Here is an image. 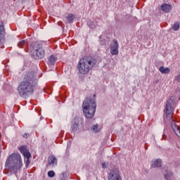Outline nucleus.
Here are the masks:
<instances>
[{"label": "nucleus", "mask_w": 180, "mask_h": 180, "mask_svg": "<svg viewBox=\"0 0 180 180\" xmlns=\"http://www.w3.org/2000/svg\"><path fill=\"white\" fill-rule=\"evenodd\" d=\"M34 72H27L24 76L23 81L20 82L18 91L20 96L26 98L27 94H33L37 86V79Z\"/></svg>", "instance_id": "obj_1"}, {"label": "nucleus", "mask_w": 180, "mask_h": 180, "mask_svg": "<svg viewBox=\"0 0 180 180\" xmlns=\"http://www.w3.org/2000/svg\"><path fill=\"white\" fill-rule=\"evenodd\" d=\"M96 65V59L92 56H85L79 60L77 70L80 74L86 75Z\"/></svg>", "instance_id": "obj_2"}, {"label": "nucleus", "mask_w": 180, "mask_h": 180, "mask_svg": "<svg viewBox=\"0 0 180 180\" xmlns=\"http://www.w3.org/2000/svg\"><path fill=\"white\" fill-rule=\"evenodd\" d=\"M22 165V157L20 154L16 153L10 155L5 163L6 168L11 169L13 172H18V170L20 169Z\"/></svg>", "instance_id": "obj_3"}, {"label": "nucleus", "mask_w": 180, "mask_h": 180, "mask_svg": "<svg viewBox=\"0 0 180 180\" xmlns=\"http://www.w3.org/2000/svg\"><path fill=\"white\" fill-rule=\"evenodd\" d=\"M83 112L86 119H92L96 112V101L95 99L86 98L82 104Z\"/></svg>", "instance_id": "obj_4"}, {"label": "nucleus", "mask_w": 180, "mask_h": 180, "mask_svg": "<svg viewBox=\"0 0 180 180\" xmlns=\"http://www.w3.org/2000/svg\"><path fill=\"white\" fill-rule=\"evenodd\" d=\"M31 47H32L33 51H32V56L33 58H35V60H41V58H44V56L46 54V52L44 51V49L39 45L37 43L32 44L31 45Z\"/></svg>", "instance_id": "obj_5"}, {"label": "nucleus", "mask_w": 180, "mask_h": 180, "mask_svg": "<svg viewBox=\"0 0 180 180\" xmlns=\"http://www.w3.org/2000/svg\"><path fill=\"white\" fill-rule=\"evenodd\" d=\"M175 97L172 96L167 101L166 107H165V112H166V117L168 120H172V118L174 117V108H172L173 103H175Z\"/></svg>", "instance_id": "obj_6"}, {"label": "nucleus", "mask_w": 180, "mask_h": 180, "mask_svg": "<svg viewBox=\"0 0 180 180\" xmlns=\"http://www.w3.org/2000/svg\"><path fill=\"white\" fill-rule=\"evenodd\" d=\"M19 150L25 158V167H28L29 165H30V158H32V155L30 154V152H29V150H27V148L26 146H20L19 148Z\"/></svg>", "instance_id": "obj_7"}, {"label": "nucleus", "mask_w": 180, "mask_h": 180, "mask_svg": "<svg viewBox=\"0 0 180 180\" xmlns=\"http://www.w3.org/2000/svg\"><path fill=\"white\" fill-rule=\"evenodd\" d=\"M108 180H122L119 169H114L108 174Z\"/></svg>", "instance_id": "obj_8"}, {"label": "nucleus", "mask_w": 180, "mask_h": 180, "mask_svg": "<svg viewBox=\"0 0 180 180\" xmlns=\"http://www.w3.org/2000/svg\"><path fill=\"white\" fill-rule=\"evenodd\" d=\"M110 53L112 56H117L119 54V43L116 39L112 40V43L110 44Z\"/></svg>", "instance_id": "obj_9"}, {"label": "nucleus", "mask_w": 180, "mask_h": 180, "mask_svg": "<svg viewBox=\"0 0 180 180\" xmlns=\"http://www.w3.org/2000/svg\"><path fill=\"white\" fill-rule=\"evenodd\" d=\"M5 25H4V22L0 21V46L2 44V40L5 39Z\"/></svg>", "instance_id": "obj_10"}, {"label": "nucleus", "mask_w": 180, "mask_h": 180, "mask_svg": "<svg viewBox=\"0 0 180 180\" xmlns=\"http://www.w3.org/2000/svg\"><path fill=\"white\" fill-rule=\"evenodd\" d=\"M160 9L165 13H169V12L172 11V6L167 4H163L162 6H160Z\"/></svg>", "instance_id": "obj_11"}, {"label": "nucleus", "mask_w": 180, "mask_h": 180, "mask_svg": "<svg viewBox=\"0 0 180 180\" xmlns=\"http://www.w3.org/2000/svg\"><path fill=\"white\" fill-rule=\"evenodd\" d=\"M49 161V165H51V167H56L57 165V158H56V156L51 155L48 158Z\"/></svg>", "instance_id": "obj_12"}, {"label": "nucleus", "mask_w": 180, "mask_h": 180, "mask_svg": "<svg viewBox=\"0 0 180 180\" xmlns=\"http://www.w3.org/2000/svg\"><path fill=\"white\" fill-rule=\"evenodd\" d=\"M172 127L174 133L180 139V129H179V126L176 125V124H174V122H172Z\"/></svg>", "instance_id": "obj_13"}, {"label": "nucleus", "mask_w": 180, "mask_h": 180, "mask_svg": "<svg viewBox=\"0 0 180 180\" xmlns=\"http://www.w3.org/2000/svg\"><path fill=\"white\" fill-rule=\"evenodd\" d=\"M72 131L73 133H75V131H78L79 129V123L78 122V120L75 121V123L72 125Z\"/></svg>", "instance_id": "obj_14"}, {"label": "nucleus", "mask_w": 180, "mask_h": 180, "mask_svg": "<svg viewBox=\"0 0 180 180\" xmlns=\"http://www.w3.org/2000/svg\"><path fill=\"white\" fill-rule=\"evenodd\" d=\"M151 167H153V168H158V167H161V160L157 159L156 160L153 161Z\"/></svg>", "instance_id": "obj_15"}, {"label": "nucleus", "mask_w": 180, "mask_h": 180, "mask_svg": "<svg viewBox=\"0 0 180 180\" xmlns=\"http://www.w3.org/2000/svg\"><path fill=\"white\" fill-rule=\"evenodd\" d=\"M159 71L161 72V74H169L171 70L169 68H165L164 66H161L159 68Z\"/></svg>", "instance_id": "obj_16"}, {"label": "nucleus", "mask_w": 180, "mask_h": 180, "mask_svg": "<svg viewBox=\"0 0 180 180\" xmlns=\"http://www.w3.org/2000/svg\"><path fill=\"white\" fill-rule=\"evenodd\" d=\"M56 60H57V58H56V56L51 55L48 58V63L49 64H50L51 65H54V63H56Z\"/></svg>", "instance_id": "obj_17"}, {"label": "nucleus", "mask_w": 180, "mask_h": 180, "mask_svg": "<svg viewBox=\"0 0 180 180\" xmlns=\"http://www.w3.org/2000/svg\"><path fill=\"white\" fill-rule=\"evenodd\" d=\"M67 19L69 23H72V22H74V20L75 19V15L71 13L68 14Z\"/></svg>", "instance_id": "obj_18"}, {"label": "nucleus", "mask_w": 180, "mask_h": 180, "mask_svg": "<svg viewBox=\"0 0 180 180\" xmlns=\"http://www.w3.org/2000/svg\"><path fill=\"white\" fill-rule=\"evenodd\" d=\"M179 27H180V24L179 22H175L173 26H172V30L174 32H178V30H179Z\"/></svg>", "instance_id": "obj_19"}, {"label": "nucleus", "mask_w": 180, "mask_h": 180, "mask_svg": "<svg viewBox=\"0 0 180 180\" xmlns=\"http://www.w3.org/2000/svg\"><path fill=\"white\" fill-rule=\"evenodd\" d=\"M171 178H172V173H171V172H168L166 171V173H165V179L168 180L171 179Z\"/></svg>", "instance_id": "obj_20"}, {"label": "nucleus", "mask_w": 180, "mask_h": 180, "mask_svg": "<svg viewBox=\"0 0 180 180\" xmlns=\"http://www.w3.org/2000/svg\"><path fill=\"white\" fill-rule=\"evenodd\" d=\"M25 44H26V41L25 40H22L18 42V47H20V49H22V47H23Z\"/></svg>", "instance_id": "obj_21"}, {"label": "nucleus", "mask_w": 180, "mask_h": 180, "mask_svg": "<svg viewBox=\"0 0 180 180\" xmlns=\"http://www.w3.org/2000/svg\"><path fill=\"white\" fill-rule=\"evenodd\" d=\"M91 131H94L95 133H98V131H99V129H98V124L94 125L91 128Z\"/></svg>", "instance_id": "obj_22"}, {"label": "nucleus", "mask_w": 180, "mask_h": 180, "mask_svg": "<svg viewBox=\"0 0 180 180\" xmlns=\"http://www.w3.org/2000/svg\"><path fill=\"white\" fill-rule=\"evenodd\" d=\"M54 175H56V173L54 172V171H49L48 172V176H49L50 178H53Z\"/></svg>", "instance_id": "obj_23"}, {"label": "nucleus", "mask_w": 180, "mask_h": 180, "mask_svg": "<svg viewBox=\"0 0 180 180\" xmlns=\"http://www.w3.org/2000/svg\"><path fill=\"white\" fill-rule=\"evenodd\" d=\"M23 137H24V139H27V137H29V134H25L23 135Z\"/></svg>", "instance_id": "obj_24"}, {"label": "nucleus", "mask_w": 180, "mask_h": 180, "mask_svg": "<svg viewBox=\"0 0 180 180\" xmlns=\"http://www.w3.org/2000/svg\"><path fill=\"white\" fill-rule=\"evenodd\" d=\"M102 167H103V168H106V163H103L102 164Z\"/></svg>", "instance_id": "obj_25"}, {"label": "nucleus", "mask_w": 180, "mask_h": 180, "mask_svg": "<svg viewBox=\"0 0 180 180\" xmlns=\"http://www.w3.org/2000/svg\"><path fill=\"white\" fill-rule=\"evenodd\" d=\"M91 29H94V27H90Z\"/></svg>", "instance_id": "obj_26"}]
</instances>
